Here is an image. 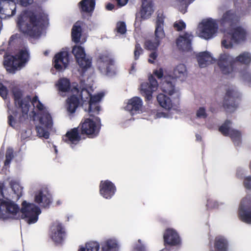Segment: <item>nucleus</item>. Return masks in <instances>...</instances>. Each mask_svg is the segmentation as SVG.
<instances>
[{
	"instance_id": "nucleus-36",
	"label": "nucleus",
	"mask_w": 251,
	"mask_h": 251,
	"mask_svg": "<svg viewBox=\"0 0 251 251\" xmlns=\"http://www.w3.org/2000/svg\"><path fill=\"white\" fill-rule=\"evenodd\" d=\"M153 12L152 4H142L140 15L142 18L146 19L150 17Z\"/></svg>"
},
{
	"instance_id": "nucleus-33",
	"label": "nucleus",
	"mask_w": 251,
	"mask_h": 251,
	"mask_svg": "<svg viewBox=\"0 0 251 251\" xmlns=\"http://www.w3.org/2000/svg\"><path fill=\"white\" fill-rule=\"evenodd\" d=\"M72 53L75 57L77 63L82 65V58L87 56L84 48L81 46H75L72 50Z\"/></svg>"
},
{
	"instance_id": "nucleus-12",
	"label": "nucleus",
	"mask_w": 251,
	"mask_h": 251,
	"mask_svg": "<svg viewBox=\"0 0 251 251\" xmlns=\"http://www.w3.org/2000/svg\"><path fill=\"white\" fill-rule=\"evenodd\" d=\"M34 201L40 206L48 208L52 202V197L47 188L43 187L34 193Z\"/></svg>"
},
{
	"instance_id": "nucleus-46",
	"label": "nucleus",
	"mask_w": 251,
	"mask_h": 251,
	"mask_svg": "<svg viewBox=\"0 0 251 251\" xmlns=\"http://www.w3.org/2000/svg\"><path fill=\"white\" fill-rule=\"evenodd\" d=\"M117 31L118 33L124 34L126 31V24L123 22H119L117 24Z\"/></svg>"
},
{
	"instance_id": "nucleus-53",
	"label": "nucleus",
	"mask_w": 251,
	"mask_h": 251,
	"mask_svg": "<svg viewBox=\"0 0 251 251\" xmlns=\"http://www.w3.org/2000/svg\"><path fill=\"white\" fill-rule=\"evenodd\" d=\"M7 95V88L1 83H0V95L3 99H6Z\"/></svg>"
},
{
	"instance_id": "nucleus-31",
	"label": "nucleus",
	"mask_w": 251,
	"mask_h": 251,
	"mask_svg": "<svg viewBox=\"0 0 251 251\" xmlns=\"http://www.w3.org/2000/svg\"><path fill=\"white\" fill-rule=\"evenodd\" d=\"M79 8L82 12L91 13L95 6V0H82L78 3Z\"/></svg>"
},
{
	"instance_id": "nucleus-2",
	"label": "nucleus",
	"mask_w": 251,
	"mask_h": 251,
	"mask_svg": "<svg viewBox=\"0 0 251 251\" xmlns=\"http://www.w3.org/2000/svg\"><path fill=\"white\" fill-rule=\"evenodd\" d=\"M80 96L84 110L87 112L90 116L94 117L86 118L81 122V133L91 138L96 137L99 133L101 124L100 118L95 116L98 115L101 110L100 102L104 96V93L100 92L92 96L88 90L82 88Z\"/></svg>"
},
{
	"instance_id": "nucleus-56",
	"label": "nucleus",
	"mask_w": 251,
	"mask_h": 251,
	"mask_svg": "<svg viewBox=\"0 0 251 251\" xmlns=\"http://www.w3.org/2000/svg\"><path fill=\"white\" fill-rule=\"evenodd\" d=\"M136 64H137V63L135 61L132 63L130 70H129L130 74H133L135 72Z\"/></svg>"
},
{
	"instance_id": "nucleus-20",
	"label": "nucleus",
	"mask_w": 251,
	"mask_h": 251,
	"mask_svg": "<svg viewBox=\"0 0 251 251\" xmlns=\"http://www.w3.org/2000/svg\"><path fill=\"white\" fill-rule=\"evenodd\" d=\"M71 92L73 95L67 101L66 108L68 112L72 114L75 112L80 103L79 98L77 96L79 93V90L75 84H73Z\"/></svg>"
},
{
	"instance_id": "nucleus-57",
	"label": "nucleus",
	"mask_w": 251,
	"mask_h": 251,
	"mask_svg": "<svg viewBox=\"0 0 251 251\" xmlns=\"http://www.w3.org/2000/svg\"><path fill=\"white\" fill-rule=\"evenodd\" d=\"M120 6H123L126 5L128 0H116Z\"/></svg>"
},
{
	"instance_id": "nucleus-58",
	"label": "nucleus",
	"mask_w": 251,
	"mask_h": 251,
	"mask_svg": "<svg viewBox=\"0 0 251 251\" xmlns=\"http://www.w3.org/2000/svg\"><path fill=\"white\" fill-rule=\"evenodd\" d=\"M114 7V5L110 3H108L106 6V8L108 10H112Z\"/></svg>"
},
{
	"instance_id": "nucleus-5",
	"label": "nucleus",
	"mask_w": 251,
	"mask_h": 251,
	"mask_svg": "<svg viewBox=\"0 0 251 251\" xmlns=\"http://www.w3.org/2000/svg\"><path fill=\"white\" fill-rule=\"evenodd\" d=\"M236 62L246 65H249L251 62V54L249 52H243L234 57L224 52L221 54L218 63L223 74L233 77L235 75L233 65Z\"/></svg>"
},
{
	"instance_id": "nucleus-32",
	"label": "nucleus",
	"mask_w": 251,
	"mask_h": 251,
	"mask_svg": "<svg viewBox=\"0 0 251 251\" xmlns=\"http://www.w3.org/2000/svg\"><path fill=\"white\" fill-rule=\"evenodd\" d=\"M227 241L223 236H217L215 238L214 248L215 251H227Z\"/></svg>"
},
{
	"instance_id": "nucleus-55",
	"label": "nucleus",
	"mask_w": 251,
	"mask_h": 251,
	"mask_svg": "<svg viewBox=\"0 0 251 251\" xmlns=\"http://www.w3.org/2000/svg\"><path fill=\"white\" fill-rule=\"evenodd\" d=\"M18 3L24 6H26L31 4L33 0H17Z\"/></svg>"
},
{
	"instance_id": "nucleus-14",
	"label": "nucleus",
	"mask_w": 251,
	"mask_h": 251,
	"mask_svg": "<svg viewBox=\"0 0 251 251\" xmlns=\"http://www.w3.org/2000/svg\"><path fill=\"white\" fill-rule=\"evenodd\" d=\"M238 214L243 222L251 224V196H246L242 200Z\"/></svg>"
},
{
	"instance_id": "nucleus-64",
	"label": "nucleus",
	"mask_w": 251,
	"mask_h": 251,
	"mask_svg": "<svg viewBox=\"0 0 251 251\" xmlns=\"http://www.w3.org/2000/svg\"><path fill=\"white\" fill-rule=\"evenodd\" d=\"M249 169H250V170L251 171V160L250 161V163H249Z\"/></svg>"
},
{
	"instance_id": "nucleus-37",
	"label": "nucleus",
	"mask_w": 251,
	"mask_h": 251,
	"mask_svg": "<svg viewBox=\"0 0 251 251\" xmlns=\"http://www.w3.org/2000/svg\"><path fill=\"white\" fill-rule=\"evenodd\" d=\"M194 0H175L174 5L182 13H185L188 5Z\"/></svg>"
},
{
	"instance_id": "nucleus-10",
	"label": "nucleus",
	"mask_w": 251,
	"mask_h": 251,
	"mask_svg": "<svg viewBox=\"0 0 251 251\" xmlns=\"http://www.w3.org/2000/svg\"><path fill=\"white\" fill-rule=\"evenodd\" d=\"M97 67L102 74L112 75L115 74V62L107 53L99 54L97 60Z\"/></svg>"
},
{
	"instance_id": "nucleus-27",
	"label": "nucleus",
	"mask_w": 251,
	"mask_h": 251,
	"mask_svg": "<svg viewBox=\"0 0 251 251\" xmlns=\"http://www.w3.org/2000/svg\"><path fill=\"white\" fill-rule=\"evenodd\" d=\"M197 58L199 65L201 68H205L215 61L211 54L207 51L198 53Z\"/></svg>"
},
{
	"instance_id": "nucleus-34",
	"label": "nucleus",
	"mask_w": 251,
	"mask_h": 251,
	"mask_svg": "<svg viewBox=\"0 0 251 251\" xmlns=\"http://www.w3.org/2000/svg\"><path fill=\"white\" fill-rule=\"evenodd\" d=\"M82 23L80 22H77L74 25L72 30V37L73 41L78 43L80 42V37L81 33V26Z\"/></svg>"
},
{
	"instance_id": "nucleus-21",
	"label": "nucleus",
	"mask_w": 251,
	"mask_h": 251,
	"mask_svg": "<svg viewBox=\"0 0 251 251\" xmlns=\"http://www.w3.org/2000/svg\"><path fill=\"white\" fill-rule=\"evenodd\" d=\"M164 244L171 246H178L181 240L178 233L173 228H168L163 235Z\"/></svg>"
},
{
	"instance_id": "nucleus-30",
	"label": "nucleus",
	"mask_w": 251,
	"mask_h": 251,
	"mask_svg": "<svg viewBox=\"0 0 251 251\" xmlns=\"http://www.w3.org/2000/svg\"><path fill=\"white\" fill-rule=\"evenodd\" d=\"M174 77L181 81L184 80L188 75L186 66L183 64H179L174 69Z\"/></svg>"
},
{
	"instance_id": "nucleus-22",
	"label": "nucleus",
	"mask_w": 251,
	"mask_h": 251,
	"mask_svg": "<svg viewBox=\"0 0 251 251\" xmlns=\"http://www.w3.org/2000/svg\"><path fill=\"white\" fill-rule=\"evenodd\" d=\"M54 67L58 71L65 70L69 64V54L67 51H62L54 58Z\"/></svg>"
},
{
	"instance_id": "nucleus-9",
	"label": "nucleus",
	"mask_w": 251,
	"mask_h": 251,
	"mask_svg": "<svg viewBox=\"0 0 251 251\" xmlns=\"http://www.w3.org/2000/svg\"><path fill=\"white\" fill-rule=\"evenodd\" d=\"M218 26L215 20L211 18L203 20L199 25L198 34L205 39L213 38L218 31Z\"/></svg>"
},
{
	"instance_id": "nucleus-44",
	"label": "nucleus",
	"mask_w": 251,
	"mask_h": 251,
	"mask_svg": "<svg viewBox=\"0 0 251 251\" xmlns=\"http://www.w3.org/2000/svg\"><path fill=\"white\" fill-rule=\"evenodd\" d=\"M144 50L139 43H136L134 50V59L135 60L139 59L140 56L143 53Z\"/></svg>"
},
{
	"instance_id": "nucleus-61",
	"label": "nucleus",
	"mask_w": 251,
	"mask_h": 251,
	"mask_svg": "<svg viewBox=\"0 0 251 251\" xmlns=\"http://www.w3.org/2000/svg\"><path fill=\"white\" fill-rule=\"evenodd\" d=\"M3 198V193H2V188L1 186H0V201H1V198Z\"/></svg>"
},
{
	"instance_id": "nucleus-7",
	"label": "nucleus",
	"mask_w": 251,
	"mask_h": 251,
	"mask_svg": "<svg viewBox=\"0 0 251 251\" xmlns=\"http://www.w3.org/2000/svg\"><path fill=\"white\" fill-rule=\"evenodd\" d=\"M248 35L247 29L242 26L230 28L224 32L222 46L227 49L232 48L233 45H239L246 42Z\"/></svg>"
},
{
	"instance_id": "nucleus-13",
	"label": "nucleus",
	"mask_w": 251,
	"mask_h": 251,
	"mask_svg": "<svg viewBox=\"0 0 251 251\" xmlns=\"http://www.w3.org/2000/svg\"><path fill=\"white\" fill-rule=\"evenodd\" d=\"M231 126V122L226 120L219 127V131L225 136H229L235 146H239L241 143V133L239 130L233 129Z\"/></svg>"
},
{
	"instance_id": "nucleus-19",
	"label": "nucleus",
	"mask_w": 251,
	"mask_h": 251,
	"mask_svg": "<svg viewBox=\"0 0 251 251\" xmlns=\"http://www.w3.org/2000/svg\"><path fill=\"white\" fill-rule=\"evenodd\" d=\"M16 12L15 2L11 0H0V18L12 16Z\"/></svg>"
},
{
	"instance_id": "nucleus-17",
	"label": "nucleus",
	"mask_w": 251,
	"mask_h": 251,
	"mask_svg": "<svg viewBox=\"0 0 251 251\" xmlns=\"http://www.w3.org/2000/svg\"><path fill=\"white\" fill-rule=\"evenodd\" d=\"M117 191L114 183L109 180H103L100 182L99 193L104 199L110 200L115 195Z\"/></svg>"
},
{
	"instance_id": "nucleus-48",
	"label": "nucleus",
	"mask_w": 251,
	"mask_h": 251,
	"mask_svg": "<svg viewBox=\"0 0 251 251\" xmlns=\"http://www.w3.org/2000/svg\"><path fill=\"white\" fill-rule=\"evenodd\" d=\"M145 246L142 243V241L139 239L137 243L134 245L133 251H145Z\"/></svg>"
},
{
	"instance_id": "nucleus-54",
	"label": "nucleus",
	"mask_w": 251,
	"mask_h": 251,
	"mask_svg": "<svg viewBox=\"0 0 251 251\" xmlns=\"http://www.w3.org/2000/svg\"><path fill=\"white\" fill-rule=\"evenodd\" d=\"M161 118H169L171 116L168 113L162 112H157L154 116L155 119Z\"/></svg>"
},
{
	"instance_id": "nucleus-29",
	"label": "nucleus",
	"mask_w": 251,
	"mask_h": 251,
	"mask_svg": "<svg viewBox=\"0 0 251 251\" xmlns=\"http://www.w3.org/2000/svg\"><path fill=\"white\" fill-rule=\"evenodd\" d=\"M157 100L162 107L167 110L176 109L175 100H171L164 94H159L157 97Z\"/></svg>"
},
{
	"instance_id": "nucleus-6",
	"label": "nucleus",
	"mask_w": 251,
	"mask_h": 251,
	"mask_svg": "<svg viewBox=\"0 0 251 251\" xmlns=\"http://www.w3.org/2000/svg\"><path fill=\"white\" fill-rule=\"evenodd\" d=\"M235 9L226 11L220 19V23L225 25L236 24L240 18L246 15L251 8V0H235Z\"/></svg>"
},
{
	"instance_id": "nucleus-24",
	"label": "nucleus",
	"mask_w": 251,
	"mask_h": 251,
	"mask_svg": "<svg viewBox=\"0 0 251 251\" xmlns=\"http://www.w3.org/2000/svg\"><path fill=\"white\" fill-rule=\"evenodd\" d=\"M81 137L77 128H74L69 130L63 137V140L69 144L73 148L80 141Z\"/></svg>"
},
{
	"instance_id": "nucleus-49",
	"label": "nucleus",
	"mask_w": 251,
	"mask_h": 251,
	"mask_svg": "<svg viewBox=\"0 0 251 251\" xmlns=\"http://www.w3.org/2000/svg\"><path fill=\"white\" fill-rule=\"evenodd\" d=\"M196 115L199 118H205L207 116L205 109L203 107L199 108L197 111Z\"/></svg>"
},
{
	"instance_id": "nucleus-59",
	"label": "nucleus",
	"mask_w": 251,
	"mask_h": 251,
	"mask_svg": "<svg viewBox=\"0 0 251 251\" xmlns=\"http://www.w3.org/2000/svg\"><path fill=\"white\" fill-rule=\"evenodd\" d=\"M142 1V4H151L152 3V0H141Z\"/></svg>"
},
{
	"instance_id": "nucleus-60",
	"label": "nucleus",
	"mask_w": 251,
	"mask_h": 251,
	"mask_svg": "<svg viewBox=\"0 0 251 251\" xmlns=\"http://www.w3.org/2000/svg\"><path fill=\"white\" fill-rule=\"evenodd\" d=\"M140 23V19L138 18L137 16H136L135 22V26L137 27L139 26Z\"/></svg>"
},
{
	"instance_id": "nucleus-41",
	"label": "nucleus",
	"mask_w": 251,
	"mask_h": 251,
	"mask_svg": "<svg viewBox=\"0 0 251 251\" xmlns=\"http://www.w3.org/2000/svg\"><path fill=\"white\" fill-rule=\"evenodd\" d=\"M82 65L77 63L82 72H84L90 68L92 66V59L89 56L82 58Z\"/></svg>"
},
{
	"instance_id": "nucleus-28",
	"label": "nucleus",
	"mask_w": 251,
	"mask_h": 251,
	"mask_svg": "<svg viewBox=\"0 0 251 251\" xmlns=\"http://www.w3.org/2000/svg\"><path fill=\"white\" fill-rule=\"evenodd\" d=\"M119 243L115 237H110L104 241L102 244V251H119Z\"/></svg>"
},
{
	"instance_id": "nucleus-38",
	"label": "nucleus",
	"mask_w": 251,
	"mask_h": 251,
	"mask_svg": "<svg viewBox=\"0 0 251 251\" xmlns=\"http://www.w3.org/2000/svg\"><path fill=\"white\" fill-rule=\"evenodd\" d=\"M100 244L98 242L90 241L87 243L85 247L81 246L78 251H98Z\"/></svg>"
},
{
	"instance_id": "nucleus-42",
	"label": "nucleus",
	"mask_w": 251,
	"mask_h": 251,
	"mask_svg": "<svg viewBox=\"0 0 251 251\" xmlns=\"http://www.w3.org/2000/svg\"><path fill=\"white\" fill-rule=\"evenodd\" d=\"M160 44V41L154 39V41L147 40L145 43V48L149 50L156 51V50Z\"/></svg>"
},
{
	"instance_id": "nucleus-1",
	"label": "nucleus",
	"mask_w": 251,
	"mask_h": 251,
	"mask_svg": "<svg viewBox=\"0 0 251 251\" xmlns=\"http://www.w3.org/2000/svg\"><path fill=\"white\" fill-rule=\"evenodd\" d=\"M15 106L19 113L10 108L9 102H7L8 124L16 128L18 124L28 118L32 119L35 125L37 136L46 139L49 138L50 130L53 126V120L49 108L45 106L34 96L31 100L29 96L23 98L22 91L17 86L12 88Z\"/></svg>"
},
{
	"instance_id": "nucleus-11",
	"label": "nucleus",
	"mask_w": 251,
	"mask_h": 251,
	"mask_svg": "<svg viewBox=\"0 0 251 251\" xmlns=\"http://www.w3.org/2000/svg\"><path fill=\"white\" fill-rule=\"evenodd\" d=\"M241 94L234 87L228 88L224 98L223 105L230 112L234 111L237 107Z\"/></svg>"
},
{
	"instance_id": "nucleus-26",
	"label": "nucleus",
	"mask_w": 251,
	"mask_h": 251,
	"mask_svg": "<svg viewBox=\"0 0 251 251\" xmlns=\"http://www.w3.org/2000/svg\"><path fill=\"white\" fill-rule=\"evenodd\" d=\"M164 17L163 14H158L156 21L154 35L155 40H158L160 42L165 37L164 30Z\"/></svg>"
},
{
	"instance_id": "nucleus-47",
	"label": "nucleus",
	"mask_w": 251,
	"mask_h": 251,
	"mask_svg": "<svg viewBox=\"0 0 251 251\" xmlns=\"http://www.w3.org/2000/svg\"><path fill=\"white\" fill-rule=\"evenodd\" d=\"M174 27L177 31H180L185 28L186 25L183 21L178 20L174 23Z\"/></svg>"
},
{
	"instance_id": "nucleus-50",
	"label": "nucleus",
	"mask_w": 251,
	"mask_h": 251,
	"mask_svg": "<svg viewBox=\"0 0 251 251\" xmlns=\"http://www.w3.org/2000/svg\"><path fill=\"white\" fill-rule=\"evenodd\" d=\"M153 74L158 79H161V82H162L163 78L166 76H164L163 70L162 68H159L158 69L155 70L153 71Z\"/></svg>"
},
{
	"instance_id": "nucleus-43",
	"label": "nucleus",
	"mask_w": 251,
	"mask_h": 251,
	"mask_svg": "<svg viewBox=\"0 0 251 251\" xmlns=\"http://www.w3.org/2000/svg\"><path fill=\"white\" fill-rule=\"evenodd\" d=\"M222 204V202H219L218 201L214 199H210L207 200L206 206L208 209H212L218 208Z\"/></svg>"
},
{
	"instance_id": "nucleus-52",
	"label": "nucleus",
	"mask_w": 251,
	"mask_h": 251,
	"mask_svg": "<svg viewBox=\"0 0 251 251\" xmlns=\"http://www.w3.org/2000/svg\"><path fill=\"white\" fill-rule=\"evenodd\" d=\"M244 185L246 188L251 190V176H249L245 177Z\"/></svg>"
},
{
	"instance_id": "nucleus-4",
	"label": "nucleus",
	"mask_w": 251,
	"mask_h": 251,
	"mask_svg": "<svg viewBox=\"0 0 251 251\" xmlns=\"http://www.w3.org/2000/svg\"><path fill=\"white\" fill-rule=\"evenodd\" d=\"M19 29L24 34L37 38L41 34L43 27L48 23V15L42 13L38 16L31 10L23 11L17 20Z\"/></svg>"
},
{
	"instance_id": "nucleus-45",
	"label": "nucleus",
	"mask_w": 251,
	"mask_h": 251,
	"mask_svg": "<svg viewBox=\"0 0 251 251\" xmlns=\"http://www.w3.org/2000/svg\"><path fill=\"white\" fill-rule=\"evenodd\" d=\"M13 151L11 148H8L7 150L6 153V159L4 162V166L5 167L9 165L10 163L11 160L13 157Z\"/></svg>"
},
{
	"instance_id": "nucleus-25",
	"label": "nucleus",
	"mask_w": 251,
	"mask_h": 251,
	"mask_svg": "<svg viewBox=\"0 0 251 251\" xmlns=\"http://www.w3.org/2000/svg\"><path fill=\"white\" fill-rule=\"evenodd\" d=\"M193 36L190 33L186 32L180 35L176 40L178 48L184 51H189L191 49V41Z\"/></svg>"
},
{
	"instance_id": "nucleus-62",
	"label": "nucleus",
	"mask_w": 251,
	"mask_h": 251,
	"mask_svg": "<svg viewBox=\"0 0 251 251\" xmlns=\"http://www.w3.org/2000/svg\"><path fill=\"white\" fill-rule=\"evenodd\" d=\"M26 133V132H23L21 134V138L23 139H25L26 138L27 136L25 134Z\"/></svg>"
},
{
	"instance_id": "nucleus-15",
	"label": "nucleus",
	"mask_w": 251,
	"mask_h": 251,
	"mask_svg": "<svg viewBox=\"0 0 251 251\" xmlns=\"http://www.w3.org/2000/svg\"><path fill=\"white\" fill-rule=\"evenodd\" d=\"M174 79L171 76H165L161 82L160 89L163 92L170 96L178 98L179 92L174 84Z\"/></svg>"
},
{
	"instance_id": "nucleus-39",
	"label": "nucleus",
	"mask_w": 251,
	"mask_h": 251,
	"mask_svg": "<svg viewBox=\"0 0 251 251\" xmlns=\"http://www.w3.org/2000/svg\"><path fill=\"white\" fill-rule=\"evenodd\" d=\"M10 185L14 194L19 197L22 195L23 187L17 179H12L10 181Z\"/></svg>"
},
{
	"instance_id": "nucleus-16",
	"label": "nucleus",
	"mask_w": 251,
	"mask_h": 251,
	"mask_svg": "<svg viewBox=\"0 0 251 251\" xmlns=\"http://www.w3.org/2000/svg\"><path fill=\"white\" fill-rule=\"evenodd\" d=\"M149 83L143 82L141 84V93L145 96L147 100H150L152 98V93L158 88V84L157 80L152 76L149 77Z\"/></svg>"
},
{
	"instance_id": "nucleus-40",
	"label": "nucleus",
	"mask_w": 251,
	"mask_h": 251,
	"mask_svg": "<svg viewBox=\"0 0 251 251\" xmlns=\"http://www.w3.org/2000/svg\"><path fill=\"white\" fill-rule=\"evenodd\" d=\"M239 75L241 79L246 84L251 85V72L248 68L241 71L239 73Z\"/></svg>"
},
{
	"instance_id": "nucleus-3",
	"label": "nucleus",
	"mask_w": 251,
	"mask_h": 251,
	"mask_svg": "<svg viewBox=\"0 0 251 251\" xmlns=\"http://www.w3.org/2000/svg\"><path fill=\"white\" fill-rule=\"evenodd\" d=\"M41 213L40 208L33 203L24 201L20 208L16 202L11 200L0 201V219L3 220H16L21 217L28 224H32L37 222Z\"/></svg>"
},
{
	"instance_id": "nucleus-23",
	"label": "nucleus",
	"mask_w": 251,
	"mask_h": 251,
	"mask_svg": "<svg viewBox=\"0 0 251 251\" xmlns=\"http://www.w3.org/2000/svg\"><path fill=\"white\" fill-rule=\"evenodd\" d=\"M126 110L129 111L131 115L140 113L143 110V101L138 97H134L129 100L126 106Z\"/></svg>"
},
{
	"instance_id": "nucleus-63",
	"label": "nucleus",
	"mask_w": 251,
	"mask_h": 251,
	"mask_svg": "<svg viewBox=\"0 0 251 251\" xmlns=\"http://www.w3.org/2000/svg\"><path fill=\"white\" fill-rule=\"evenodd\" d=\"M49 53V50H46V51H45L44 52V55H48Z\"/></svg>"
},
{
	"instance_id": "nucleus-51",
	"label": "nucleus",
	"mask_w": 251,
	"mask_h": 251,
	"mask_svg": "<svg viewBox=\"0 0 251 251\" xmlns=\"http://www.w3.org/2000/svg\"><path fill=\"white\" fill-rule=\"evenodd\" d=\"M157 57L158 53L156 51H153L151 52L149 55V58L148 59L149 63L151 64H154Z\"/></svg>"
},
{
	"instance_id": "nucleus-8",
	"label": "nucleus",
	"mask_w": 251,
	"mask_h": 251,
	"mask_svg": "<svg viewBox=\"0 0 251 251\" xmlns=\"http://www.w3.org/2000/svg\"><path fill=\"white\" fill-rule=\"evenodd\" d=\"M29 59V54L26 48L22 49L15 56L7 55L4 57L3 64L7 72L14 73L25 66Z\"/></svg>"
},
{
	"instance_id": "nucleus-35",
	"label": "nucleus",
	"mask_w": 251,
	"mask_h": 251,
	"mask_svg": "<svg viewBox=\"0 0 251 251\" xmlns=\"http://www.w3.org/2000/svg\"><path fill=\"white\" fill-rule=\"evenodd\" d=\"M59 92H69L70 89V82L69 79L66 78H60L56 84Z\"/></svg>"
},
{
	"instance_id": "nucleus-18",
	"label": "nucleus",
	"mask_w": 251,
	"mask_h": 251,
	"mask_svg": "<svg viewBox=\"0 0 251 251\" xmlns=\"http://www.w3.org/2000/svg\"><path fill=\"white\" fill-rule=\"evenodd\" d=\"M50 235L54 243H62L66 236L65 228L62 224L58 221L54 222L50 227Z\"/></svg>"
}]
</instances>
